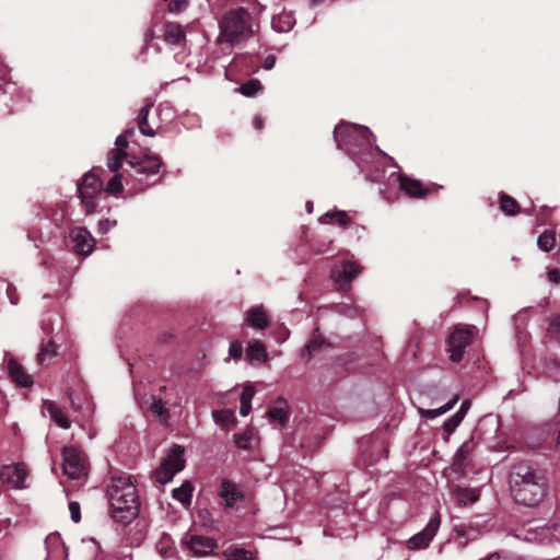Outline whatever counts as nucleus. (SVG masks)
<instances>
[{
  "label": "nucleus",
  "instance_id": "obj_27",
  "mask_svg": "<svg viewBox=\"0 0 560 560\" xmlns=\"http://www.w3.org/2000/svg\"><path fill=\"white\" fill-rule=\"evenodd\" d=\"M245 320L254 328L264 329L268 325L266 313L261 307H252L246 312Z\"/></svg>",
  "mask_w": 560,
  "mask_h": 560
},
{
  "label": "nucleus",
  "instance_id": "obj_2",
  "mask_svg": "<svg viewBox=\"0 0 560 560\" xmlns=\"http://www.w3.org/2000/svg\"><path fill=\"white\" fill-rule=\"evenodd\" d=\"M510 491L516 503L536 506L547 495L548 480L541 470L527 464H518L510 476Z\"/></svg>",
  "mask_w": 560,
  "mask_h": 560
},
{
  "label": "nucleus",
  "instance_id": "obj_35",
  "mask_svg": "<svg viewBox=\"0 0 560 560\" xmlns=\"http://www.w3.org/2000/svg\"><path fill=\"white\" fill-rule=\"evenodd\" d=\"M555 232L550 230L544 231L537 238L538 247L544 252H549L555 245Z\"/></svg>",
  "mask_w": 560,
  "mask_h": 560
},
{
  "label": "nucleus",
  "instance_id": "obj_58",
  "mask_svg": "<svg viewBox=\"0 0 560 560\" xmlns=\"http://www.w3.org/2000/svg\"><path fill=\"white\" fill-rule=\"evenodd\" d=\"M306 209H307L308 213H311L313 211V202L312 201L306 202Z\"/></svg>",
  "mask_w": 560,
  "mask_h": 560
},
{
  "label": "nucleus",
  "instance_id": "obj_21",
  "mask_svg": "<svg viewBox=\"0 0 560 560\" xmlns=\"http://www.w3.org/2000/svg\"><path fill=\"white\" fill-rule=\"evenodd\" d=\"M141 408L147 409L152 415L160 418V420L167 422L170 418L168 409L165 406V402L162 398H156L155 396H151L149 400H144L141 402Z\"/></svg>",
  "mask_w": 560,
  "mask_h": 560
},
{
  "label": "nucleus",
  "instance_id": "obj_18",
  "mask_svg": "<svg viewBox=\"0 0 560 560\" xmlns=\"http://www.w3.org/2000/svg\"><path fill=\"white\" fill-rule=\"evenodd\" d=\"M399 188L408 196L413 198H420L427 195L428 189L422 187V184L413 178L405 175L398 176Z\"/></svg>",
  "mask_w": 560,
  "mask_h": 560
},
{
  "label": "nucleus",
  "instance_id": "obj_40",
  "mask_svg": "<svg viewBox=\"0 0 560 560\" xmlns=\"http://www.w3.org/2000/svg\"><path fill=\"white\" fill-rule=\"evenodd\" d=\"M124 189L122 185V175L116 174L108 182L106 186V191L112 195H118Z\"/></svg>",
  "mask_w": 560,
  "mask_h": 560
},
{
  "label": "nucleus",
  "instance_id": "obj_19",
  "mask_svg": "<svg viewBox=\"0 0 560 560\" xmlns=\"http://www.w3.org/2000/svg\"><path fill=\"white\" fill-rule=\"evenodd\" d=\"M327 346L328 345L320 335L314 334L301 352L302 360L308 362L313 357L322 352V350Z\"/></svg>",
  "mask_w": 560,
  "mask_h": 560
},
{
  "label": "nucleus",
  "instance_id": "obj_1",
  "mask_svg": "<svg viewBox=\"0 0 560 560\" xmlns=\"http://www.w3.org/2000/svg\"><path fill=\"white\" fill-rule=\"evenodd\" d=\"M334 138L337 147L354 158L357 165L370 180H381L382 175L377 170L375 173L370 170L368 156L380 154L387 158V155L373 145L374 138L368 127L341 122L335 127Z\"/></svg>",
  "mask_w": 560,
  "mask_h": 560
},
{
  "label": "nucleus",
  "instance_id": "obj_11",
  "mask_svg": "<svg viewBox=\"0 0 560 560\" xmlns=\"http://www.w3.org/2000/svg\"><path fill=\"white\" fill-rule=\"evenodd\" d=\"M362 272V267L351 260L341 262L340 265L334 266L330 271L332 281L343 289L349 287L357 276Z\"/></svg>",
  "mask_w": 560,
  "mask_h": 560
},
{
  "label": "nucleus",
  "instance_id": "obj_17",
  "mask_svg": "<svg viewBox=\"0 0 560 560\" xmlns=\"http://www.w3.org/2000/svg\"><path fill=\"white\" fill-rule=\"evenodd\" d=\"M43 411L48 415L50 420L62 429H69L71 421L69 420L65 410L52 400L43 401Z\"/></svg>",
  "mask_w": 560,
  "mask_h": 560
},
{
  "label": "nucleus",
  "instance_id": "obj_26",
  "mask_svg": "<svg viewBox=\"0 0 560 560\" xmlns=\"http://www.w3.org/2000/svg\"><path fill=\"white\" fill-rule=\"evenodd\" d=\"M295 19L290 12H281L271 20L272 28L278 33H287L292 30Z\"/></svg>",
  "mask_w": 560,
  "mask_h": 560
},
{
  "label": "nucleus",
  "instance_id": "obj_38",
  "mask_svg": "<svg viewBox=\"0 0 560 560\" xmlns=\"http://www.w3.org/2000/svg\"><path fill=\"white\" fill-rule=\"evenodd\" d=\"M465 417L464 410H457L452 417H450L446 421L443 423V428L447 433H452L455 431V429L459 425V423L463 421Z\"/></svg>",
  "mask_w": 560,
  "mask_h": 560
},
{
  "label": "nucleus",
  "instance_id": "obj_31",
  "mask_svg": "<svg viewBox=\"0 0 560 560\" xmlns=\"http://www.w3.org/2000/svg\"><path fill=\"white\" fill-rule=\"evenodd\" d=\"M152 108V104L144 105L138 114V128L143 136L153 137L155 130L149 125L148 116Z\"/></svg>",
  "mask_w": 560,
  "mask_h": 560
},
{
  "label": "nucleus",
  "instance_id": "obj_10",
  "mask_svg": "<svg viewBox=\"0 0 560 560\" xmlns=\"http://www.w3.org/2000/svg\"><path fill=\"white\" fill-rule=\"evenodd\" d=\"M27 475L28 471L23 463L2 465L0 466V485L12 489L26 488L25 480Z\"/></svg>",
  "mask_w": 560,
  "mask_h": 560
},
{
  "label": "nucleus",
  "instance_id": "obj_39",
  "mask_svg": "<svg viewBox=\"0 0 560 560\" xmlns=\"http://www.w3.org/2000/svg\"><path fill=\"white\" fill-rule=\"evenodd\" d=\"M500 209L509 214V215H513L517 212V209H518V205L516 202L515 199H513L512 197L510 196H501V199H500Z\"/></svg>",
  "mask_w": 560,
  "mask_h": 560
},
{
  "label": "nucleus",
  "instance_id": "obj_47",
  "mask_svg": "<svg viewBox=\"0 0 560 560\" xmlns=\"http://www.w3.org/2000/svg\"><path fill=\"white\" fill-rule=\"evenodd\" d=\"M548 334L553 337L560 336V316L550 320Z\"/></svg>",
  "mask_w": 560,
  "mask_h": 560
},
{
  "label": "nucleus",
  "instance_id": "obj_57",
  "mask_svg": "<svg viewBox=\"0 0 560 560\" xmlns=\"http://www.w3.org/2000/svg\"><path fill=\"white\" fill-rule=\"evenodd\" d=\"M121 135H126V138L128 139L131 135H133V128L125 130Z\"/></svg>",
  "mask_w": 560,
  "mask_h": 560
},
{
  "label": "nucleus",
  "instance_id": "obj_37",
  "mask_svg": "<svg viewBox=\"0 0 560 560\" xmlns=\"http://www.w3.org/2000/svg\"><path fill=\"white\" fill-rule=\"evenodd\" d=\"M262 89L260 82L256 79L249 80L238 88L240 93L245 96H254Z\"/></svg>",
  "mask_w": 560,
  "mask_h": 560
},
{
  "label": "nucleus",
  "instance_id": "obj_30",
  "mask_svg": "<svg viewBox=\"0 0 560 560\" xmlns=\"http://www.w3.org/2000/svg\"><path fill=\"white\" fill-rule=\"evenodd\" d=\"M194 487L190 481H185L180 487L175 488L172 491V495L175 500L180 502L184 506H188L191 503Z\"/></svg>",
  "mask_w": 560,
  "mask_h": 560
},
{
  "label": "nucleus",
  "instance_id": "obj_46",
  "mask_svg": "<svg viewBox=\"0 0 560 560\" xmlns=\"http://www.w3.org/2000/svg\"><path fill=\"white\" fill-rule=\"evenodd\" d=\"M69 511H70L71 520L74 523H79L80 520H81L80 504L78 502H74V501L70 502L69 503Z\"/></svg>",
  "mask_w": 560,
  "mask_h": 560
},
{
  "label": "nucleus",
  "instance_id": "obj_32",
  "mask_svg": "<svg viewBox=\"0 0 560 560\" xmlns=\"http://www.w3.org/2000/svg\"><path fill=\"white\" fill-rule=\"evenodd\" d=\"M457 401H458V396L455 395L452 399H450L442 407L436 408V409H420V413L424 418L434 419V418L450 411L456 405Z\"/></svg>",
  "mask_w": 560,
  "mask_h": 560
},
{
  "label": "nucleus",
  "instance_id": "obj_36",
  "mask_svg": "<svg viewBox=\"0 0 560 560\" xmlns=\"http://www.w3.org/2000/svg\"><path fill=\"white\" fill-rule=\"evenodd\" d=\"M57 353V347L54 341L43 343L37 354V360L40 364L54 358Z\"/></svg>",
  "mask_w": 560,
  "mask_h": 560
},
{
  "label": "nucleus",
  "instance_id": "obj_22",
  "mask_svg": "<svg viewBox=\"0 0 560 560\" xmlns=\"http://www.w3.org/2000/svg\"><path fill=\"white\" fill-rule=\"evenodd\" d=\"M451 493L456 503L460 506H464L467 503H475L480 497L478 489L462 488L458 486L453 487Z\"/></svg>",
  "mask_w": 560,
  "mask_h": 560
},
{
  "label": "nucleus",
  "instance_id": "obj_50",
  "mask_svg": "<svg viewBox=\"0 0 560 560\" xmlns=\"http://www.w3.org/2000/svg\"><path fill=\"white\" fill-rule=\"evenodd\" d=\"M115 145H116L115 149H122L124 150L128 145V139L126 138V135H119L116 138Z\"/></svg>",
  "mask_w": 560,
  "mask_h": 560
},
{
  "label": "nucleus",
  "instance_id": "obj_52",
  "mask_svg": "<svg viewBox=\"0 0 560 560\" xmlns=\"http://www.w3.org/2000/svg\"><path fill=\"white\" fill-rule=\"evenodd\" d=\"M275 63H276V58H275V56H268V57H266V59H265V61H264V68H265L266 70H270V69H272V68H273Z\"/></svg>",
  "mask_w": 560,
  "mask_h": 560
},
{
  "label": "nucleus",
  "instance_id": "obj_12",
  "mask_svg": "<svg viewBox=\"0 0 560 560\" xmlns=\"http://www.w3.org/2000/svg\"><path fill=\"white\" fill-rule=\"evenodd\" d=\"M69 236L77 253L88 256L93 252L95 240L85 228L77 226L72 229Z\"/></svg>",
  "mask_w": 560,
  "mask_h": 560
},
{
  "label": "nucleus",
  "instance_id": "obj_56",
  "mask_svg": "<svg viewBox=\"0 0 560 560\" xmlns=\"http://www.w3.org/2000/svg\"><path fill=\"white\" fill-rule=\"evenodd\" d=\"M469 408V401H464L460 406V408L458 410H464L465 412L468 410Z\"/></svg>",
  "mask_w": 560,
  "mask_h": 560
},
{
  "label": "nucleus",
  "instance_id": "obj_49",
  "mask_svg": "<svg viewBox=\"0 0 560 560\" xmlns=\"http://www.w3.org/2000/svg\"><path fill=\"white\" fill-rule=\"evenodd\" d=\"M547 279L553 284H560V269L553 268L547 271Z\"/></svg>",
  "mask_w": 560,
  "mask_h": 560
},
{
  "label": "nucleus",
  "instance_id": "obj_54",
  "mask_svg": "<svg viewBox=\"0 0 560 560\" xmlns=\"http://www.w3.org/2000/svg\"><path fill=\"white\" fill-rule=\"evenodd\" d=\"M339 312L350 317L355 314V311L348 305H340Z\"/></svg>",
  "mask_w": 560,
  "mask_h": 560
},
{
  "label": "nucleus",
  "instance_id": "obj_51",
  "mask_svg": "<svg viewBox=\"0 0 560 560\" xmlns=\"http://www.w3.org/2000/svg\"><path fill=\"white\" fill-rule=\"evenodd\" d=\"M7 294L10 299L11 304H18V298L15 296V288L12 284H9L7 288Z\"/></svg>",
  "mask_w": 560,
  "mask_h": 560
},
{
  "label": "nucleus",
  "instance_id": "obj_9",
  "mask_svg": "<svg viewBox=\"0 0 560 560\" xmlns=\"http://www.w3.org/2000/svg\"><path fill=\"white\" fill-rule=\"evenodd\" d=\"M441 526V517L439 512H434L425 527L419 533L415 534L407 540V548L409 550H421L429 547L430 542L433 540L438 530Z\"/></svg>",
  "mask_w": 560,
  "mask_h": 560
},
{
  "label": "nucleus",
  "instance_id": "obj_44",
  "mask_svg": "<svg viewBox=\"0 0 560 560\" xmlns=\"http://www.w3.org/2000/svg\"><path fill=\"white\" fill-rule=\"evenodd\" d=\"M188 7V0H172L168 2V10L173 13H179Z\"/></svg>",
  "mask_w": 560,
  "mask_h": 560
},
{
  "label": "nucleus",
  "instance_id": "obj_59",
  "mask_svg": "<svg viewBox=\"0 0 560 560\" xmlns=\"http://www.w3.org/2000/svg\"><path fill=\"white\" fill-rule=\"evenodd\" d=\"M485 560H498V558H497L494 555H492V556L488 557V558H487V559H485Z\"/></svg>",
  "mask_w": 560,
  "mask_h": 560
},
{
  "label": "nucleus",
  "instance_id": "obj_34",
  "mask_svg": "<svg viewBox=\"0 0 560 560\" xmlns=\"http://www.w3.org/2000/svg\"><path fill=\"white\" fill-rule=\"evenodd\" d=\"M269 419L275 424H282L288 419V410L285 404L275 406L268 411Z\"/></svg>",
  "mask_w": 560,
  "mask_h": 560
},
{
  "label": "nucleus",
  "instance_id": "obj_45",
  "mask_svg": "<svg viewBox=\"0 0 560 560\" xmlns=\"http://www.w3.org/2000/svg\"><path fill=\"white\" fill-rule=\"evenodd\" d=\"M116 220L103 219L98 222V232L102 234H106L109 230L116 226Z\"/></svg>",
  "mask_w": 560,
  "mask_h": 560
},
{
  "label": "nucleus",
  "instance_id": "obj_60",
  "mask_svg": "<svg viewBox=\"0 0 560 560\" xmlns=\"http://www.w3.org/2000/svg\"><path fill=\"white\" fill-rule=\"evenodd\" d=\"M150 36H151V34H150V32H148V33L145 34V40H148Z\"/></svg>",
  "mask_w": 560,
  "mask_h": 560
},
{
  "label": "nucleus",
  "instance_id": "obj_7",
  "mask_svg": "<svg viewBox=\"0 0 560 560\" xmlns=\"http://www.w3.org/2000/svg\"><path fill=\"white\" fill-rule=\"evenodd\" d=\"M476 331L477 328L471 325L459 324L455 326L448 338V351L453 362H459L463 359L465 349L470 343Z\"/></svg>",
  "mask_w": 560,
  "mask_h": 560
},
{
  "label": "nucleus",
  "instance_id": "obj_20",
  "mask_svg": "<svg viewBox=\"0 0 560 560\" xmlns=\"http://www.w3.org/2000/svg\"><path fill=\"white\" fill-rule=\"evenodd\" d=\"M9 374L13 382L23 386L30 387L33 384V378L30 374L24 372V369L12 358L8 360Z\"/></svg>",
  "mask_w": 560,
  "mask_h": 560
},
{
  "label": "nucleus",
  "instance_id": "obj_28",
  "mask_svg": "<svg viewBox=\"0 0 560 560\" xmlns=\"http://www.w3.org/2000/svg\"><path fill=\"white\" fill-rule=\"evenodd\" d=\"M246 358L248 361L264 363L267 361V352L264 345L258 340H253L246 348Z\"/></svg>",
  "mask_w": 560,
  "mask_h": 560
},
{
  "label": "nucleus",
  "instance_id": "obj_53",
  "mask_svg": "<svg viewBox=\"0 0 560 560\" xmlns=\"http://www.w3.org/2000/svg\"><path fill=\"white\" fill-rule=\"evenodd\" d=\"M250 410H252V404L241 402V408H240L241 416H243V417L248 416Z\"/></svg>",
  "mask_w": 560,
  "mask_h": 560
},
{
  "label": "nucleus",
  "instance_id": "obj_41",
  "mask_svg": "<svg viewBox=\"0 0 560 560\" xmlns=\"http://www.w3.org/2000/svg\"><path fill=\"white\" fill-rule=\"evenodd\" d=\"M253 439L252 430H246L241 434H235L234 442L238 448H247L249 441Z\"/></svg>",
  "mask_w": 560,
  "mask_h": 560
},
{
  "label": "nucleus",
  "instance_id": "obj_3",
  "mask_svg": "<svg viewBox=\"0 0 560 560\" xmlns=\"http://www.w3.org/2000/svg\"><path fill=\"white\" fill-rule=\"evenodd\" d=\"M107 493L114 521L129 523L138 515L139 499L130 476L113 477Z\"/></svg>",
  "mask_w": 560,
  "mask_h": 560
},
{
  "label": "nucleus",
  "instance_id": "obj_61",
  "mask_svg": "<svg viewBox=\"0 0 560 560\" xmlns=\"http://www.w3.org/2000/svg\"><path fill=\"white\" fill-rule=\"evenodd\" d=\"M165 389H166V387H165V386H161V387H160V390H161V392H164Z\"/></svg>",
  "mask_w": 560,
  "mask_h": 560
},
{
  "label": "nucleus",
  "instance_id": "obj_4",
  "mask_svg": "<svg viewBox=\"0 0 560 560\" xmlns=\"http://www.w3.org/2000/svg\"><path fill=\"white\" fill-rule=\"evenodd\" d=\"M219 28L218 43L236 45L254 35V20L248 10L236 8L222 16Z\"/></svg>",
  "mask_w": 560,
  "mask_h": 560
},
{
  "label": "nucleus",
  "instance_id": "obj_55",
  "mask_svg": "<svg viewBox=\"0 0 560 560\" xmlns=\"http://www.w3.org/2000/svg\"><path fill=\"white\" fill-rule=\"evenodd\" d=\"M253 124L257 130H260L264 127V119L260 116H255Z\"/></svg>",
  "mask_w": 560,
  "mask_h": 560
},
{
  "label": "nucleus",
  "instance_id": "obj_29",
  "mask_svg": "<svg viewBox=\"0 0 560 560\" xmlns=\"http://www.w3.org/2000/svg\"><path fill=\"white\" fill-rule=\"evenodd\" d=\"M475 450V444L471 440L465 441L459 448L457 450L453 465L457 468H463L465 466L466 460L471 456Z\"/></svg>",
  "mask_w": 560,
  "mask_h": 560
},
{
  "label": "nucleus",
  "instance_id": "obj_6",
  "mask_svg": "<svg viewBox=\"0 0 560 560\" xmlns=\"http://www.w3.org/2000/svg\"><path fill=\"white\" fill-rule=\"evenodd\" d=\"M184 447L174 445L155 471L158 482L162 485L170 482L184 468Z\"/></svg>",
  "mask_w": 560,
  "mask_h": 560
},
{
  "label": "nucleus",
  "instance_id": "obj_8",
  "mask_svg": "<svg viewBox=\"0 0 560 560\" xmlns=\"http://www.w3.org/2000/svg\"><path fill=\"white\" fill-rule=\"evenodd\" d=\"M102 180L97 175L88 172L83 175L81 180L78 183V192L85 207L86 213H93L96 209L95 198L102 191Z\"/></svg>",
  "mask_w": 560,
  "mask_h": 560
},
{
  "label": "nucleus",
  "instance_id": "obj_16",
  "mask_svg": "<svg viewBox=\"0 0 560 560\" xmlns=\"http://www.w3.org/2000/svg\"><path fill=\"white\" fill-rule=\"evenodd\" d=\"M128 163L135 168L137 175L145 177L158 174L162 165L159 156H145L140 161L130 160Z\"/></svg>",
  "mask_w": 560,
  "mask_h": 560
},
{
  "label": "nucleus",
  "instance_id": "obj_5",
  "mask_svg": "<svg viewBox=\"0 0 560 560\" xmlns=\"http://www.w3.org/2000/svg\"><path fill=\"white\" fill-rule=\"evenodd\" d=\"M62 470L70 479H84L88 475L86 456L75 446H65L62 448Z\"/></svg>",
  "mask_w": 560,
  "mask_h": 560
},
{
  "label": "nucleus",
  "instance_id": "obj_42",
  "mask_svg": "<svg viewBox=\"0 0 560 560\" xmlns=\"http://www.w3.org/2000/svg\"><path fill=\"white\" fill-rule=\"evenodd\" d=\"M242 354H243L242 343L237 340L232 341L229 347V359L238 361L242 358Z\"/></svg>",
  "mask_w": 560,
  "mask_h": 560
},
{
  "label": "nucleus",
  "instance_id": "obj_15",
  "mask_svg": "<svg viewBox=\"0 0 560 560\" xmlns=\"http://www.w3.org/2000/svg\"><path fill=\"white\" fill-rule=\"evenodd\" d=\"M163 39L166 44L175 47H184L186 34L183 26L175 22H167L163 26Z\"/></svg>",
  "mask_w": 560,
  "mask_h": 560
},
{
  "label": "nucleus",
  "instance_id": "obj_33",
  "mask_svg": "<svg viewBox=\"0 0 560 560\" xmlns=\"http://www.w3.org/2000/svg\"><path fill=\"white\" fill-rule=\"evenodd\" d=\"M126 151L122 149H112L107 155L106 165L112 172H116L126 159Z\"/></svg>",
  "mask_w": 560,
  "mask_h": 560
},
{
  "label": "nucleus",
  "instance_id": "obj_14",
  "mask_svg": "<svg viewBox=\"0 0 560 560\" xmlns=\"http://www.w3.org/2000/svg\"><path fill=\"white\" fill-rule=\"evenodd\" d=\"M45 547L47 550L46 560L66 559L68 557V549L61 536L57 533H52L46 537Z\"/></svg>",
  "mask_w": 560,
  "mask_h": 560
},
{
  "label": "nucleus",
  "instance_id": "obj_25",
  "mask_svg": "<svg viewBox=\"0 0 560 560\" xmlns=\"http://www.w3.org/2000/svg\"><path fill=\"white\" fill-rule=\"evenodd\" d=\"M223 560H258L256 552L241 548L237 546H230L222 551Z\"/></svg>",
  "mask_w": 560,
  "mask_h": 560
},
{
  "label": "nucleus",
  "instance_id": "obj_24",
  "mask_svg": "<svg viewBox=\"0 0 560 560\" xmlns=\"http://www.w3.org/2000/svg\"><path fill=\"white\" fill-rule=\"evenodd\" d=\"M219 494L226 508H234L236 503L242 500L241 492L230 482H223L221 485Z\"/></svg>",
  "mask_w": 560,
  "mask_h": 560
},
{
  "label": "nucleus",
  "instance_id": "obj_23",
  "mask_svg": "<svg viewBox=\"0 0 560 560\" xmlns=\"http://www.w3.org/2000/svg\"><path fill=\"white\" fill-rule=\"evenodd\" d=\"M351 221L352 218L343 210H331L318 218L320 224H334L338 226H347Z\"/></svg>",
  "mask_w": 560,
  "mask_h": 560
},
{
  "label": "nucleus",
  "instance_id": "obj_13",
  "mask_svg": "<svg viewBox=\"0 0 560 560\" xmlns=\"http://www.w3.org/2000/svg\"><path fill=\"white\" fill-rule=\"evenodd\" d=\"M183 540L196 557L209 556L218 547L214 539L200 535H187Z\"/></svg>",
  "mask_w": 560,
  "mask_h": 560
},
{
  "label": "nucleus",
  "instance_id": "obj_48",
  "mask_svg": "<svg viewBox=\"0 0 560 560\" xmlns=\"http://www.w3.org/2000/svg\"><path fill=\"white\" fill-rule=\"evenodd\" d=\"M255 395V390L252 386H245L241 394V402L252 404V399Z\"/></svg>",
  "mask_w": 560,
  "mask_h": 560
},
{
  "label": "nucleus",
  "instance_id": "obj_43",
  "mask_svg": "<svg viewBox=\"0 0 560 560\" xmlns=\"http://www.w3.org/2000/svg\"><path fill=\"white\" fill-rule=\"evenodd\" d=\"M212 417L214 419L215 422L218 423H228L229 421L232 420L233 418V412L230 411V410H219V411H213L212 412Z\"/></svg>",
  "mask_w": 560,
  "mask_h": 560
}]
</instances>
